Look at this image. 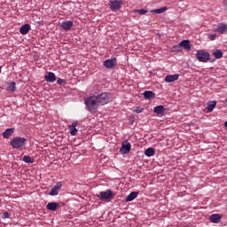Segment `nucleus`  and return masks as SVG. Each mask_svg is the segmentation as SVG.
<instances>
[{
    "label": "nucleus",
    "mask_w": 227,
    "mask_h": 227,
    "mask_svg": "<svg viewBox=\"0 0 227 227\" xmlns=\"http://www.w3.org/2000/svg\"><path fill=\"white\" fill-rule=\"evenodd\" d=\"M84 103L85 106L88 108V111L90 113L97 112L99 106H101L99 101H97V98H95V96H90L85 98Z\"/></svg>",
    "instance_id": "nucleus-1"
},
{
    "label": "nucleus",
    "mask_w": 227,
    "mask_h": 227,
    "mask_svg": "<svg viewBox=\"0 0 227 227\" xmlns=\"http://www.w3.org/2000/svg\"><path fill=\"white\" fill-rule=\"evenodd\" d=\"M27 143V139L25 137H15L10 141V146H12L15 150H20L22 147L26 146Z\"/></svg>",
    "instance_id": "nucleus-2"
},
{
    "label": "nucleus",
    "mask_w": 227,
    "mask_h": 227,
    "mask_svg": "<svg viewBox=\"0 0 227 227\" xmlns=\"http://www.w3.org/2000/svg\"><path fill=\"white\" fill-rule=\"evenodd\" d=\"M95 99L99 102L100 106H106L113 100V94L110 92L100 93L95 96Z\"/></svg>",
    "instance_id": "nucleus-3"
},
{
    "label": "nucleus",
    "mask_w": 227,
    "mask_h": 227,
    "mask_svg": "<svg viewBox=\"0 0 227 227\" xmlns=\"http://www.w3.org/2000/svg\"><path fill=\"white\" fill-rule=\"evenodd\" d=\"M96 197L102 201H110L114 198V192L111 190L100 192L99 194L96 195Z\"/></svg>",
    "instance_id": "nucleus-4"
},
{
    "label": "nucleus",
    "mask_w": 227,
    "mask_h": 227,
    "mask_svg": "<svg viewBox=\"0 0 227 227\" xmlns=\"http://www.w3.org/2000/svg\"><path fill=\"white\" fill-rule=\"evenodd\" d=\"M196 59L200 62L207 63L209 60V53L205 51H197Z\"/></svg>",
    "instance_id": "nucleus-5"
},
{
    "label": "nucleus",
    "mask_w": 227,
    "mask_h": 227,
    "mask_svg": "<svg viewBox=\"0 0 227 227\" xmlns=\"http://www.w3.org/2000/svg\"><path fill=\"white\" fill-rule=\"evenodd\" d=\"M214 32L220 33V35H224L227 33V24L226 23H218L214 25L212 27Z\"/></svg>",
    "instance_id": "nucleus-6"
},
{
    "label": "nucleus",
    "mask_w": 227,
    "mask_h": 227,
    "mask_svg": "<svg viewBox=\"0 0 227 227\" xmlns=\"http://www.w3.org/2000/svg\"><path fill=\"white\" fill-rule=\"evenodd\" d=\"M184 48V50L185 51H190L191 50V44L189 40H183L180 42V43L178 45H175V47H173V49H175V51H179L178 49Z\"/></svg>",
    "instance_id": "nucleus-7"
},
{
    "label": "nucleus",
    "mask_w": 227,
    "mask_h": 227,
    "mask_svg": "<svg viewBox=\"0 0 227 227\" xmlns=\"http://www.w3.org/2000/svg\"><path fill=\"white\" fill-rule=\"evenodd\" d=\"M131 150V144L128 141H124L121 143V147L119 149V152H121V154H129Z\"/></svg>",
    "instance_id": "nucleus-8"
},
{
    "label": "nucleus",
    "mask_w": 227,
    "mask_h": 227,
    "mask_svg": "<svg viewBox=\"0 0 227 227\" xmlns=\"http://www.w3.org/2000/svg\"><path fill=\"white\" fill-rule=\"evenodd\" d=\"M122 7V1L114 0L110 1V9L112 12L119 11Z\"/></svg>",
    "instance_id": "nucleus-9"
},
{
    "label": "nucleus",
    "mask_w": 227,
    "mask_h": 227,
    "mask_svg": "<svg viewBox=\"0 0 227 227\" xmlns=\"http://www.w3.org/2000/svg\"><path fill=\"white\" fill-rule=\"evenodd\" d=\"M103 66H105V67L107 69L114 68L116 66V59L114 58V59H108L105 60V62L103 63Z\"/></svg>",
    "instance_id": "nucleus-10"
},
{
    "label": "nucleus",
    "mask_w": 227,
    "mask_h": 227,
    "mask_svg": "<svg viewBox=\"0 0 227 227\" xmlns=\"http://www.w3.org/2000/svg\"><path fill=\"white\" fill-rule=\"evenodd\" d=\"M62 30L68 32L74 27V22L71 20L64 21L59 25Z\"/></svg>",
    "instance_id": "nucleus-11"
},
{
    "label": "nucleus",
    "mask_w": 227,
    "mask_h": 227,
    "mask_svg": "<svg viewBox=\"0 0 227 227\" xmlns=\"http://www.w3.org/2000/svg\"><path fill=\"white\" fill-rule=\"evenodd\" d=\"M61 187V183H57V184L54 185L53 188H51V192H49V196H58Z\"/></svg>",
    "instance_id": "nucleus-12"
},
{
    "label": "nucleus",
    "mask_w": 227,
    "mask_h": 227,
    "mask_svg": "<svg viewBox=\"0 0 227 227\" xmlns=\"http://www.w3.org/2000/svg\"><path fill=\"white\" fill-rule=\"evenodd\" d=\"M46 209L49 211H57L59 209V203L58 202H49L46 205Z\"/></svg>",
    "instance_id": "nucleus-13"
},
{
    "label": "nucleus",
    "mask_w": 227,
    "mask_h": 227,
    "mask_svg": "<svg viewBox=\"0 0 227 227\" xmlns=\"http://www.w3.org/2000/svg\"><path fill=\"white\" fill-rule=\"evenodd\" d=\"M222 216L221 215L214 214L209 216V221L214 223H221Z\"/></svg>",
    "instance_id": "nucleus-14"
},
{
    "label": "nucleus",
    "mask_w": 227,
    "mask_h": 227,
    "mask_svg": "<svg viewBox=\"0 0 227 227\" xmlns=\"http://www.w3.org/2000/svg\"><path fill=\"white\" fill-rule=\"evenodd\" d=\"M30 30V25L29 24H25L20 28V35H27Z\"/></svg>",
    "instance_id": "nucleus-15"
},
{
    "label": "nucleus",
    "mask_w": 227,
    "mask_h": 227,
    "mask_svg": "<svg viewBox=\"0 0 227 227\" xmlns=\"http://www.w3.org/2000/svg\"><path fill=\"white\" fill-rule=\"evenodd\" d=\"M138 192H133L131 193H129V195H127V198H126V202H131L133 201L134 200H136V198L138 197Z\"/></svg>",
    "instance_id": "nucleus-16"
},
{
    "label": "nucleus",
    "mask_w": 227,
    "mask_h": 227,
    "mask_svg": "<svg viewBox=\"0 0 227 227\" xmlns=\"http://www.w3.org/2000/svg\"><path fill=\"white\" fill-rule=\"evenodd\" d=\"M45 81L48 82H56V75L54 73H48L45 75Z\"/></svg>",
    "instance_id": "nucleus-17"
},
{
    "label": "nucleus",
    "mask_w": 227,
    "mask_h": 227,
    "mask_svg": "<svg viewBox=\"0 0 227 227\" xmlns=\"http://www.w3.org/2000/svg\"><path fill=\"white\" fill-rule=\"evenodd\" d=\"M178 77H179L178 74H168V75H167V77H165V82H173L175 81H177Z\"/></svg>",
    "instance_id": "nucleus-18"
},
{
    "label": "nucleus",
    "mask_w": 227,
    "mask_h": 227,
    "mask_svg": "<svg viewBox=\"0 0 227 227\" xmlns=\"http://www.w3.org/2000/svg\"><path fill=\"white\" fill-rule=\"evenodd\" d=\"M77 122H74L68 126L71 136H76L77 133Z\"/></svg>",
    "instance_id": "nucleus-19"
},
{
    "label": "nucleus",
    "mask_w": 227,
    "mask_h": 227,
    "mask_svg": "<svg viewBox=\"0 0 227 227\" xmlns=\"http://www.w3.org/2000/svg\"><path fill=\"white\" fill-rule=\"evenodd\" d=\"M144 97L145 98H146L147 100H152L153 98H155V94L153 93V91H144Z\"/></svg>",
    "instance_id": "nucleus-20"
},
{
    "label": "nucleus",
    "mask_w": 227,
    "mask_h": 227,
    "mask_svg": "<svg viewBox=\"0 0 227 227\" xmlns=\"http://www.w3.org/2000/svg\"><path fill=\"white\" fill-rule=\"evenodd\" d=\"M13 132L14 129H8L2 133V136L4 137V139H8L12 135H13Z\"/></svg>",
    "instance_id": "nucleus-21"
},
{
    "label": "nucleus",
    "mask_w": 227,
    "mask_h": 227,
    "mask_svg": "<svg viewBox=\"0 0 227 227\" xmlns=\"http://www.w3.org/2000/svg\"><path fill=\"white\" fill-rule=\"evenodd\" d=\"M154 113L157 114V115H161L164 114V106H157L154 107Z\"/></svg>",
    "instance_id": "nucleus-22"
},
{
    "label": "nucleus",
    "mask_w": 227,
    "mask_h": 227,
    "mask_svg": "<svg viewBox=\"0 0 227 227\" xmlns=\"http://www.w3.org/2000/svg\"><path fill=\"white\" fill-rule=\"evenodd\" d=\"M168 8L167 7H163L160 9H154L150 11V13H154V14H161L164 13L165 12H167Z\"/></svg>",
    "instance_id": "nucleus-23"
},
{
    "label": "nucleus",
    "mask_w": 227,
    "mask_h": 227,
    "mask_svg": "<svg viewBox=\"0 0 227 227\" xmlns=\"http://www.w3.org/2000/svg\"><path fill=\"white\" fill-rule=\"evenodd\" d=\"M154 154H155V151L152 147H149L146 149V151H145V155L147 157L154 156Z\"/></svg>",
    "instance_id": "nucleus-24"
},
{
    "label": "nucleus",
    "mask_w": 227,
    "mask_h": 227,
    "mask_svg": "<svg viewBox=\"0 0 227 227\" xmlns=\"http://www.w3.org/2000/svg\"><path fill=\"white\" fill-rule=\"evenodd\" d=\"M215 107H216V101H210L207 104V110H208V112H212Z\"/></svg>",
    "instance_id": "nucleus-25"
},
{
    "label": "nucleus",
    "mask_w": 227,
    "mask_h": 227,
    "mask_svg": "<svg viewBox=\"0 0 227 227\" xmlns=\"http://www.w3.org/2000/svg\"><path fill=\"white\" fill-rule=\"evenodd\" d=\"M23 162L32 164L35 162V160L32 159V157H30V156L25 155V156H23Z\"/></svg>",
    "instance_id": "nucleus-26"
},
{
    "label": "nucleus",
    "mask_w": 227,
    "mask_h": 227,
    "mask_svg": "<svg viewBox=\"0 0 227 227\" xmlns=\"http://www.w3.org/2000/svg\"><path fill=\"white\" fill-rule=\"evenodd\" d=\"M7 91L14 92L16 91V82H12V83L7 86Z\"/></svg>",
    "instance_id": "nucleus-27"
},
{
    "label": "nucleus",
    "mask_w": 227,
    "mask_h": 227,
    "mask_svg": "<svg viewBox=\"0 0 227 227\" xmlns=\"http://www.w3.org/2000/svg\"><path fill=\"white\" fill-rule=\"evenodd\" d=\"M213 54L216 59H221L223 58V52L221 50L215 51Z\"/></svg>",
    "instance_id": "nucleus-28"
},
{
    "label": "nucleus",
    "mask_w": 227,
    "mask_h": 227,
    "mask_svg": "<svg viewBox=\"0 0 227 227\" xmlns=\"http://www.w3.org/2000/svg\"><path fill=\"white\" fill-rule=\"evenodd\" d=\"M134 13H138L139 15H145L147 13V11L145 9H138V10H134Z\"/></svg>",
    "instance_id": "nucleus-29"
},
{
    "label": "nucleus",
    "mask_w": 227,
    "mask_h": 227,
    "mask_svg": "<svg viewBox=\"0 0 227 227\" xmlns=\"http://www.w3.org/2000/svg\"><path fill=\"white\" fill-rule=\"evenodd\" d=\"M134 112L135 114H141L142 112H144V108H142V106H137Z\"/></svg>",
    "instance_id": "nucleus-30"
},
{
    "label": "nucleus",
    "mask_w": 227,
    "mask_h": 227,
    "mask_svg": "<svg viewBox=\"0 0 227 227\" xmlns=\"http://www.w3.org/2000/svg\"><path fill=\"white\" fill-rule=\"evenodd\" d=\"M216 37H217L216 34L209 35H208V38H209V40H211V41L215 40V39H216Z\"/></svg>",
    "instance_id": "nucleus-31"
},
{
    "label": "nucleus",
    "mask_w": 227,
    "mask_h": 227,
    "mask_svg": "<svg viewBox=\"0 0 227 227\" xmlns=\"http://www.w3.org/2000/svg\"><path fill=\"white\" fill-rule=\"evenodd\" d=\"M65 83H66V81L63 80V79H59V80H57V84H59V85H63V84H65Z\"/></svg>",
    "instance_id": "nucleus-32"
},
{
    "label": "nucleus",
    "mask_w": 227,
    "mask_h": 227,
    "mask_svg": "<svg viewBox=\"0 0 227 227\" xmlns=\"http://www.w3.org/2000/svg\"><path fill=\"white\" fill-rule=\"evenodd\" d=\"M9 217H10V215L8 212H5V213H4V215H2V218H4V219H8Z\"/></svg>",
    "instance_id": "nucleus-33"
},
{
    "label": "nucleus",
    "mask_w": 227,
    "mask_h": 227,
    "mask_svg": "<svg viewBox=\"0 0 227 227\" xmlns=\"http://www.w3.org/2000/svg\"><path fill=\"white\" fill-rule=\"evenodd\" d=\"M223 4L227 7V0L223 1Z\"/></svg>",
    "instance_id": "nucleus-34"
},
{
    "label": "nucleus",
    "mask_w": 227,
    "mask_h": 227,
    "mask_svg": "<svg viewBox=\"0 0 227 227\" xmlns=\"http://www.w3.org/2000/svg\"><path fill=\"white\" fill-rule=\"evenodd\" d=\"M224 127L227 128V121L224 122Z\"/></svg>",
    "instance_id": "nucleus-35"
},
{
    "label": "nucleus",
    "mask_w": 227,
    "mask_h": 227,
    "mask_svg": "<svg viewBox=\"0 0 227 227\" xmlns=\"http://www.w3.org/2000/svg\"><path fill=\"white\" fill-rule=\"evenodd\" d=\"M0 69H2V66H0Z\"/></svg>",
    "instance_id": "nucleus-36"
},
{
    "label": "nucleus",
    "mask_w": 227,
    "mask_h": 227,
    "mask_svg": "<svg viewBox=\"0 0 227 227\" xmlns=\"http://www.w3.org/2000/svg\"><path fill=\"white\" fill-rule=\"evenodd\" d=\"M227 101V100H226Z\"/></svg>",
    "instance_id": "nucleus-37"
}]
</instances>
